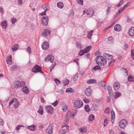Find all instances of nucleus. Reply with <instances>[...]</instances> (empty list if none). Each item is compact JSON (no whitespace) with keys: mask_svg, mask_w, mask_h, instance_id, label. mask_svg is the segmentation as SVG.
<instances>
[{"mask_svg":"<svg viewBox=\"0 0 134 134\" xmlns=\"http://www.w3.org/2000/svg\"><path fill=\"white\" fill-rule=\"evenodd\" d=\"M62 128H64L60 129L59 132V134H65L69 131V127L67 125L62 126Z\"/></svg>","mask_w":134,"mask_h":134,"instance_id":"1","label":"nucleus"},{"mask_svg":"<svg viewBox=\"0 0 134 134\" xmlns=\"http://www.w3.org/2000/svg\"><path fill=\"white\" fill-rule=\"evenodd\" d=\"M32 72L35 73L40 72L41 73H43V72L42 70L41 67L37 65H36L32 69Z\"/></svg>","mask_w":134,"mask_h":134,"instance_id":"2","label":"nucleus"},{"mask_svg":"<svg viewBox=\"0 0 134 134\" xmlns=\"http://www.w3.org/2000/svg\"><path fill=\"white\" fill-rule=\"evenodd\" d=\"M83 105V103L81 100H76L74 103V106L76 108L78 109Z\"/></svg>","mask_w":134,"mask_h":134,"instance_id":"3","label":"nucleus"},{"mask_svg":"<svg viewBox=\"0 0 134 134\" xmlns=\"http://www.w3.org/2000/svg\"><path fill=\"white\" fill-rule=\"evenodd\" d=\"M45 109L47 112L49 114H52L54 110V108L51 105H47L45 107Z\"/></svg>","mask_w":134,"mask_h":134,"instance_id":"4","label":"nucleus"},{"mask_svg":"<svg viewBox=\"0 0 134 134\" xmlns=\"http://www.w3.org/2000/svg\"><path fill=\"white\" fill-rule=\"evenodd\" d=\"M127 121L124 119L120 121L119 123V125L120 127L122 129H124L127 125Z\"/></svg>","mask_w":134,"mask_h":134,"instance_id":"5","label":"nucleus"},{"mask_svg":"<svg viewBox=\"0 0 134 134\" xmlns=\"http://www.w3.org/2000/svg\"><path fill=\"white\" fill-rule=\"evenodd\" d=\"M96 63L98 65H100L101 66L105 65L107 63V60L103 57L99 61H96Z\"/></svg>","mask_w":134,"mask_h":134,"instance_id":"6","label":"nucleus"},{"mask_svg":"<svg viewBox=\"0 0 134 134\" xmlns=\"http://www.w3.org/2000/svg\"><path fill=\"white\" fill-rule=\"evenodd\" d=\"M86 13L88 16L91 17L94 14V10L91 8H89L88 9L86 12Z\"/></svg>","mask_w":134,"mask_h":134,"instance_id":"7","label":"nucleus"},{"mask_svg":"<svg viewBox=\"0 0 134 134\" xmlns=\"http://www.w3.org/2000/svg\"><path fill=\"white\" fill-rule=\"evenodd\" d=\"M48 21V18L47 16H43L42 19V24L44 25H47Z\"/></svg>","mask_w":134,"mask_h":134,"instance_id":"8","label":"nucleus"},{"mask_svg":"<svg viewBox=\"0 0 134 134\" xmlns=\"http://www.w3.org/2000/svg\"><path fill=\"white\" fill-rule=\"evenodd\" d=\"M51 31L50 30L47 29H44V31L42 32L43 36H45L46 37L47 36H49L50 35Z\"/></svg>","mask_w":134,"mask_h":134,"instance_id":"9","label":"nucleus"},{"mask_svg":"<svg viewBox=\"0 0 134 134\" xmlns=\"http://www.w3.org/2000/svg\"><path fill=\"white\" fill-rule=\"evenodd\" d=\"M52 127V125L50 124L46 130V132L49 134H52L53 132Z\"/></svg>","mask_w":134,"mask_h":134,"instance_id":"10","label":"nucleus"},{"mask_svg":"<svg viewBox=\"0 0 134 134\" xmlns=\"http://www.w3.org/2000/svg\"><path fill=\"white\" fill-rule=\"evenodd\" d=\"M45 61L46 62L50 61L51 63H53L54 61V57L52 55H49L47 58L45 59Z\"/></svg>","mask_w":134,"mask_h":134,"instance_id":"11","label":"nucleus"},{"mask_svg":"<svg viewBox=\"0 0 134 134\" xmlns=\"http://www.w3.org/2000/svg\"><path fill=\"white\" fill-rule=\"evenodd\" d=\"M42 47L43 49H47L49 47V43L47 42H44L42 44Z\"/></svg>","mask_w":134,"mask_h":134,"instance_id":"12","label":"nucleus"},{"mask_svg":"<svg viewBox=\"0 0 134 134\" xmlns=\"http://www.w3.org/2000/svg\"><path fill=\"white\" fill-rule=\"evenodd\" d=\"M98 106L97 104L94 103L92 104L91 107V109L93 111H97L99 109Z\"/></svg>","mask_w":134,"mask_h":134,"instance_id":"13","label":"nucleus"},{"mask_svg":"<svg viewBox=\"0 0 134 134\" xmlns=\"http://www.w3.org/2000/svg\"><path fill=\"white\" fill-rule=\"evenodd\" d=\"M113 87L114 90L115 91L118 90L120 87L119 83L118 82H115L113 84Z\"/></svg>","mask_w":134,"mask_h":134,"instance_id":"14","label":"nucleus"},{"mask_svg":"<svg viewBox=\"0 0 134 134\" xmlns=\"http://www.w3.org/2000/svg\"><path fill=\"white\" fill-rule=\"evenodd\" d=\"M85 92L86 96L90 97L91 94V89L90 88H86L85 90Z\"/></svg>","mask_w":134,"mask_h":134,"instance_id":"15","label":"nucleus"},{"mask_svg":"<svg viewBox=\"0 0 134 134\" xmlns=\"http://www.w3.org/2000/svg\"><path fill=\"white\" fill-rule=\"evenodd\" d=\"M103 56L107 59L110 60L112 59L113 58V56L112 55H110L108 54L104 53L103 54Z\"/></svg>","mask_w":134,"mask_h":134,"instance_id":"16","label":"nucleus"},{"mask_svg":"<svg viewBox=\"0 0 134 134\" xmlns=\"http://www.w3.org/2000/svg\"><path fill=\"white\" fill-rule=\"evenodd\" d=\"M121 26L119 24L115 25L114 27V30L115 31H119L121 30Z\"/></svg>","mask_w":134,"mask_h":134,"instance_id":"17","label":"nucleus"},{"mask_svg":"<svg viewBox=\"0 0 134 134\" xmlns=\"http://www.w3.org/2000/svg\"><path fill=\"white\" fill-rule=\"evenodd\" d=\"M129 34L130 36H134V27H131L130 29Z\"/></svg>","mask_w":134,"mask_h":134,"instance_id":"18","label":"nucleus"},{"mask_svg":"<svg viewBox=\"0 0 134 134\" xmlns=\"http://www.w3.org/2000/svg\"><path fill=\"white\" fill-rule=\"evenodd\" d=\"M1 25L3 29H5L7 26V21H4L2 22L1 23Z\"/></svg>","mask_w":134,"mask_h":134,"instance_id":"19","label":"nucleus"},{"mask_svg":"<svg viewBox=\"0 0 134 134\" xmlns=\"http://www.w3.org/2000/svg\"><path fill=\"white\" fill-rule=\"evenodd\" d=\"M108 89L109 95L111 96H113V93L111 87L110 86H108Z\"/></svg>","mask_w":134,"mask_h":134,"instance_id":"20","label":"nucleus"},{"mask_svg":"<svg viewBox=\"0 0 134 134\" xmlns=\"http://www.w3.org/2000/svg\"><path fill=\"white\" fill-rule=\"evenodd\" d=\"M22 91L24 93L26 94L28 93L29 92V89L27 86L23 87L22 89Z\"/></svg>","mask_w":134,"mask_h":134,"instance_id":"21","label":"nucleus"},{"mask_svg":"<svg viewBox=\"0 0 134 134\" xmlns=\"http://www.w3.org/2000/svg\"><path fill=\"white\" fill-rule=\"evenodd\" d=\"M6 61L7 63L8 64H10L12 63V59L11 55H10L9 57H8L6 60Z\"/></svg>","mask_w":134,"mask_h":134,"instance_id":"22","label":"nucleus"},{"mask_svg":"<svg viewBox=\"0 0 134 134\" xmlns=\"http://www.w3.org/2000/svg\"><path fill=\"white\" fill-rule=\"evenodd\" d=\"M97 82L96 80L94 79H90L88 80L87 81V83L88 84H92L95 83Z\"/></svg>","mask_w":134,"mask_h":134,"instance_id":"23","label":"nucleus"},{"mask_svg":"<svg viewBox=\"0 0 134 134\" xmlns=\"http://www.w3.org/2000/svg\"><path fill=\"white\" fill-rule=\"evenodd\" d=\"M79 130L80 132L82 133L86 132L87 131V129L85 127H83L80 128Z\"/></svg>","mask_w":134,"mask_h":134,"instance_id":"24","label":"nucleus"},{"mask_svg":"<svg viewBox=\"0 0 134 134\" xmlns=\"http://www.w3.org/2000/svg\"><path fill=\"white\" fill-rule=\"evenodd\" d=\"M57 6L59 8L62 9L64 7V5L62 2H60L57 3Z\"/></svg>","mask_w":134,"mask_h":134,"instance_id":"25","label":"nucleus"},{"mask_svg":"<svg viewBox=\"0 0 134 134\" xmlns=\"http://www.w3.org/2000/svg\"><path fill=\"white\" fill-rule=\"evenodd\" d=\"M20 82L19 81H15V84L14 85V87L15 88H17L20 87Z\"/></svg>","mask_w":134,"mask_h":134,"instance_id":"26","label":"nucleus"},{"mask_svg":"<svg viewBox=\"0 0 134 134\" xmlns=\"http://www.w3.org/2000/svg\"><path fill=\"white\" fill-rule=\"evenodd\" d=\"M36 126L35 125H31L27 126V128L30 130L32 131H34L35 129Z\"/></svg>","mask_w":134,"mask_h":134,"instance_id":"27","label":"nucleus"},{"mask_svg":"<svg viewBox=\"0 0 134 134\" xmlns=\"http://www.w3.org/2000/svg\"><path fill=\"white\" fill-rule=\"evenodd\" d=\"M62 107L63 110L64 111H66L67 109V107L66 105L64 102H62Z\"/></svg>","mask_w":134,"mask_h":134,"instance_id":"28","label":"nucleus"},{"mask_svg":"<svg viewBox=\"0 0 134 134\" xmlns=\"http://www.w3.org/2000/svg\"><path fill=\"white\" fill-rule=\"evenodd\" d=\"M86 51L84 49L81 50L80 51L79 53V55L80 56H82L85 54L86 53Z\"/></svg>","mask_w":134,"mask_h":134,"instance_id":"29","label":"nucleus"},{"mask_svg":"<svg viewBox=\"0 0 134 134\" xmlns=\"http://www.w3.org/2000/svg\"><path fill=\"white\" fill-rule=\"evenodd\" d=\"M18 44H15L12 47V50L13 51H16L18 48Z\"/></svg>","mask_w":134,"mask_h":134,"instance_id":"30","label":"nucleus"},{"mask_svg":"<svg viewBox=\"0 0 134 134\" xmlns=\"http://www.w3.org/2000/svg\"><path fill=\"white\" fill-rule=\"evenodd\" d=\"M38 112L41 115H42L43 113V108L41 106H40L39 109L38 111Z\"/></svg>","mask_w":134,"mask_h":134,"instance_id":"31","label":"nucleus"},{"mask_svg":"<svg viewBox=\"0 0 134 134\" xmlns=\"http://www.w3.org/2000/svg\"><path fill=\"white\" fill-rule=\"evenodd\" d=\"M94 119V116L93 115L91 114L88 120L90 121H92Z\"/></svg>","mask_w":134,"mask_h":134,"instance_id":"32","label":"nucleus"},{"mask_svg":"<svg viewBox=\"0 0 134 134\" xmlns=\"http://www.w3.org/2000/svg\"><path fill=\"white\" fill-rule=\"evenodd\" d=\"M76 46L78 48L80 49L82 47V45L81 43L79 42H77L76 44Z\"/></svg>","mask_w":134,"mask_h":134,"instance_id":"33","label":"nucleus"},{"mask_svg":"<svg viewBox=\"0 0 134 134\" xmlns=\"http://www.w3.org/2000/svg\"><path fill=\"white\" fill-rule=\"evenodd\" d=\"M85 109L86 111L87 112H89L90 110V107L88 105H86L85 106Z\"/></svg>","mask_w":134,"mask_h":134,"instance_id":"34","label":"nucleus"},{"mask_svg":"<svg viewBox=\"0 0 134 134\" xmlns=\"http://www.w3.org/2000/svg\"><path fill=\"white\" fill-rule=\"evenodd\" d=\"M66 92L72 93L74 91L73 89H72L71 88H67L66 91Z\"/></svg>","mask_w":134,"mask_h":134,"instance_id":"35","label":"nucleus"},{"mask_svg":"<svg viewBox=\"0 0 134 134\" xmlns=\"http://www.w3.org/2000/svg\"><path fill=\"white\" fill-rule=\"evenodd\" d=\"M18 68V66L16 65H13L12 67L11 68L12 71H15Z\"/></svg>","mask_w":134,"mask_h":134,"instance_id":"36","label":"nucleus"},{"mask_svg":"<svg viewBox=\"0 0 134 134\" xmlns=\"http://www.w3.org/2000/svg\"><path fill=\"white\" fill-rule=\"evenodd\" d=\"M74 114L73 113H72L70 111H68V112L66 114V115H67L69 116L70 117H72V118H73L74 117Z\"/></svg>","mask_w":134,"mask_h":134,"instance_id":"37","label":"nucleus"},{"mask_svg":"<svg viewBox=\"0 0 134 134\" xmlns=\"http://www.w3.org/2000/svg\"><path fill=\"white\" fill-rule=\"evenodd\" d=\"M128 80L129 81H134V77L130 76H129L128 77Z\"/></svg>","mask_w":134,"mask_h":134,"instance_id":"38","label":"nucleus"},{"mask_svg":"<svg viewBox=\"0 0 134 134\" xmlns=\"http://www.w3.org/2000/svg\"><path fill=\"white\" fill-rule=\"evenodd\" d=\"M91 46H87L85 49H84L85 50V51H86V53H87L91 49Z\"/></svg>","mask_w":134,"mask_h":134,"instance_id":"39","label":"nucleus"},{"mask_svg":"<svg viewBox=\"0 0 134 134\" xmlns=\"http://www.w3.org/2000/svg\"><path fill=\"white\" fill-rule=\"evenodd\" d=\"M124 3V0H122L119 3L116 5V7H119L120 6H121Z\"/></svg>","mask_w":134,"mask_h":134,"instance_id":"40","label":"nucleus"},{"mask_svg":"<svg viewBox=\"0 0 134 134\" xmlns=\"http://www.w3.org/2000/svg\"><path fill=\"white\" fill-rule=\"evenodd\" d=\"M121 71H123V72H124L126 73V75H127L128 74V72L127 70L126 69L124 68H122L121 69Z\"/></svg>","mask_w":134,"mask_h":134,"instance_id":"41","label":"nucleus"},{"mask_svg":"<svg viewBox=\"0 0 134 134\" xmlns=\"http://www.w3.org/2000/svg\"><path fill=\"white\" fill-rule=\"evenodd\" d=\"M101 68L98 65H96L95 66L93 69V70H94V71H96L97 70H98L100 69Z\"/></svg>","mask_w":134,"mask_h":134,"instance_id":"42","label":"nucleus"},{"mask_svg":"<svg viewBox=\"0 0 134 134\" xmlns=\"http://www.w3.org/2000/svg\"><path fill=\"white\" fill-rule=\"evenodd\" d=\"M106 82L104 81H101L100 83V85H101V86L103 87H104L105 86Z\"/></svg>","mask_w":134,"mask_h":134,"instance_id":"43","label":"nucleus"},{"mask_svg":"<svg viewBox=\"0 0 134 134\" xmlns=\"http://www.w3.org/2000/svg\"><path fill=\"white\" fill-rule=\"evenodd\" d=\"M134 50L133 49H132L131 50V56L133 60H134Z\"/></svg>","mask_w":134,"mask_h":134,"instance_id":"44","label":"nucleus"},{"mask_svg":"<svg viewBox=\"0 0 134 134\" xmlns=\"http://www.w3.org/2000/svg\"><path fill=\"white\" fill-rule=\"evenodd\" d=\"M93 31H90V32H88V34L87 37H88L89 38H91V37L92 34V32Z\"/></svg>","mask_w":134,"mask_h":134,"instance_id":"45","label":"nucleus"},{"mask_svg":"<svg viewBox=\"0 0 134 134\" xmlns=\"http://www.w3.org/2000/svg\"><path fill=\"white\" fill-rule=\"evenodd\" d=\"M69 82V80L68 79H66L63 81V83L65 85H68Z\"/></svg>","mask_w":134,"mask_h":134,"instance_id":"46","label":"nucleus"},{"mask_svg":"<svg viewBox=\"0 0 134 134\" xmlns=\"http://www.w3.org/2000/svg\"><path fill=\"white\" fill-rule=\"evenodd\" d=\"M31 48L30 46H28L26 49L27 52L29 54L31 53Z\"/></svg>","mask_w":134,"mask_h":134,"instance_id":"47","label":"nucleus"},{"mask_svg":"<svg viewBox=\"0 0 134 134\" xmlns=\"http://www.w3.org/2000/svg\"><path fill=\"white\" fill-rule=\"evenodd\" d=\"M116 94L115 96V98H117L121 96V93L119 92L115 93Z\"/></svg>","mask_w":134,"mask_h":134,"instance_id":"48","label":"nucleus"},{"mask_svg":"<svg viewBox=\"0 0 134 134\" xmlns=\"http://www.w3.org/2000/svg\"><path fill=\"white\" fill-rule=\"evenodd\" d=\"M54 81L57 85H58L59 84L60 82V80L57 78L55 79Z\"/></svg>","mask_w":134,"mask_h":134,"instance_id":"49","label":"nucleus"},{"mask_svg":"<svg viewBox=\"0 0 134 134\" xmlns=\"http://www.w3.org/2000/svg\"><path fill=\"white\" fill-rule=\"evenodd\" d=\"M58 102L57 100H56L52 104L55 107L58 104Z\"/></svg>","mask_w":134,"mask_h":134,"instance_id":"50","label":"nucleus"},{"mask_svg":"<svg viewBox=\"0 0 134 134\" xmlns=\"http://www.w3.org/2000/svg\"><path fill=\"white\" fill-rule=\"evenodd\" d=\"M109 108L108 107L106 108L104 111V113H105L108 114L109 113Z\"/></svg>","mask_w":134,"mask_h":134,"instance_id":"51","label":"nucleus"},{"mask_svg":"<svg viewBox=\"0 0 134 134\" xmlns=\"http://www.w3.org/2000/svg\"><path fill=\"white\" fill-rule=\"evenodd\" d=\"M103 57L102 56H97L96 58V61H99V60H100L101 59L103 58Z\"/></svg>","mask_w":134,"mask_h":134,"instance_id":"52","label":"nucleus"},{"mask_svg":"<svg viewBox=\"0 0 134 134\" xmlns=\"http://www.w3.org/2000/svg\"><path fill=\"white\" fill-rule=\"evenodd\" d=\"M48 5L47 4H44L42 6V8L44 9L45 10L47 9V6Z\"/></svg>","mask_w":134,"mask_h":134,"instance_id":"53","label":"nucleus"},{"mask_svg":"<svg viewBox=\"0 0 134 134\" xmlns=\"http://www.w3.org/2000/svg\"><path fill=\"white\" fill-rule=\"evenodd\" d=\"M48 10V9H46L44 12H42V13H41L40 14V15L42 16H43L44 15H45L46 14V12Z\"/></svg>","mask_w":134,"mask_h":134,"instance_id":"54","label":"nucleus"},{"mask_svg":"<svg viewBox=\"0 0 134 134\" xmlns=\"http://www.w3.org/2000/svg\"><path fill=\"white\" fill-rule=\"evenodd\" d=\"M11 21L13 24H14L16 21V19L15 18H12L11 19Z\"/></svg>","mask_w":134,"mask_h":134,"instance_id":"55","label":"nucleus"},{"mask_svg":"<svg viewBox=\"0 0 134 134\" xmlns=\"http://www.w3.org/2000/svg\"><path fill=\"white\" fill-rule=\"evenodd\" d=\"M77 2L79 4L81 5H83V1L82 0H77Z\"/></svg>","mask_w":134,"mask_h":134,"instance_id":"56","label":"nucleus"},{"mask_svg":"<svg viewBox=\"0 0 134 134\" xmlns=\"http://www.w3.org/2000/svg\"><path fill=\"white\" fill-rule=\"evenodd\" d=\"M110 8L111 7H108L107 8V15H108L109 14V13L110 12Z\"/></svg>","mask_w":134,"mask_h":134,"instance_id":"57","label":"nucleus"},{"mask_svg":"<svg viewBox=\"0 0 134 134\" xmlns=\"http://www.w3.org/2000/svg\"><path fill=\"white\" fill-rule=\"evenodd\" d=\"M25 85V82L24 81H22L20 82V86L21 87H22L24 85Z\"/></svg>","mask_w":134,"mask_h":134,"instance_id":"58","label":"nucleus"},{"mask_svg":"<svg viewBox=\"0 0 134 134\" xmlns=\"http://www.w3.org/2000/svg\"><path fill=\"white\" fill-rule=\"evenodd\" d=\"M23 126L22 125H18L16 127V129L18 131L20 130L21 127H23Z\"/></svg>","mask_w":134,"mask_h":134,"instance_id":"59","label":"nucleus"},{"mask_svg":"<svg viewBox=\"0 0 134 134\" xmlns=\"http://www.w3.org/2000/svg\"><path fill=\"white\" fill-rule=\"evenodd\" d=\"M108 120L107 119H106L104 120V126H105L106 125H107L108 123Z\"/></svg>","mask_w":134,"mask_h":134,"instance_id":"60","label":"nucleus"},{"mask_svg":"<svg viewBox=\"0 0 134 134\" xmlns=\"http://www.w3.org/2000/svg\"><path fill=\"white\" fill-rule=\"evenodd\" d=\"M4 124V121L2 119H0V125H3Z\"/></svg>","mask_w":134,"mask_h":134,"instance_id":"61","label":"nucleus"},{"mask_svg":"<svg viewBox=\"0 0 134 134\" xmlns=\"http://www.w3.org/2000/svg\"><path fill=\"white\" fill-rule=\"evenodd\" d=\"M124 49L125 50H126L128 48V46L127 44H124L123 46Z\"/></svg>","mask_w":134,"mask_h":134,"instance_id":"62","label":"nucleus"},{"mask_svg":"<svg viewBox=\"0 0 134 134\" xmlns=\"http://www.w3.org/2000/svg\"><path fill=\"white\" fill-rule=\"evenodd\" d=\"M39 128L41 130H42L44 128V126L43 125H41L39 126Z\"/></svg>","mask_w":134,"mask_h":134,"instance_id":"63","label":"nucleus"},{"mask_svg":"<svg viewBox=\"0 0 134 134\" xmlns=\"http://www.w3.org/2000/svg\"><path fill=\"white\" fill-rule=\"evenodd\" d=\"M14 101V99H12V100L10 101L9 103V106H10L12 104L13 102Z\"/></svg>","mask_w":134,"mask_h":134,"instance_id":"64","label":"nucleus"}]
</instances>
